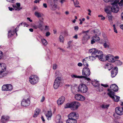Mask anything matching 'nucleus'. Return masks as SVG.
Masks as SVG:
<instances>
[{
    "label": "nucleus",
    "mask_w": 123,
    "mask_h": 123,
    "mask_svg": "<svg viewBox=\"0 0 123 123\" xmlns=\"http://www.w3.org/2000/svg\"><path fill=\"white\" fill-rule=\"evenodd\" d=\"M101 86H103L105 87H107L109 86L107 84H101Z\"/></svg>",
    "instance_id": "09e8293b"
},
{
    "label": "nucleus",
    "mask_w": 123,
    "mask_h": 123,
    "mask_svg": "<svg viewBox=\"0 0 123 123\" xmlns=\"http://www.w3.org/2000/svg\"><path fill=\"white\" fill-rule=\"evenodd\" d=\"M118 90V86L115 84H112L110 86V89H108L107 90L108 91L110 92L111 91L113 92V91L116 92Z\"/></svg>",
    "instance_id": "ddd939ff"
},
{
    "label": "nucleus",
    "mask_w": 123,
    "mask_h": 123,
    "mask_svg": "<svg viewBox=\"0 0 123 123\" xmlns=\"http://www.w3.org/2000/svg\"><path fill=\"white\" fill-rule=\"evenodd\" d=\"M40 111V109L39 108L36 109L34 112V114L33 115V117H37L39 114Z\"/></svg>",
    "instance_id": "cd10ccee"
},
{
    "label": "nucleus",
    "mask_w": 123,
    "mask_h": 123,
    "mask_svg": "<svg viewBox=\"0 0 123 123\" xmlns=\"http://www.w3.org/2000/svg\"><path fill=\"white\" fill-rule=\"evenodd\" d=\"M75 89H76L78 91L82 93L86 92L88 90V88L87 86L85 84H80L78 86V88L77 87H74Z\"/></svg>",
    "instance_id": "39448f33"
},
{
    "label": "nucleus",
    "mask_w": 123,
    "mask_h": 123,
    "mask_svg": "<svg viewBox=\"0 0 123 123\" xmlns=\"http://www.w3.org/2000/svg\"><path fill=\"white\" fill-rule=\"evenodd\" d=\"M60 40L61 42H63V37L62 36L60 35L59 37Z\"/></svg>",
    "instance_id": "c03bdc74"
},
{
    "label": "nucleus",
    "mask_w": 123,
    "mask_h": 123,
    "mask_svg": "<svg viewBox=\"0 0 123 123\" xmlns=\"http://www.w3.org/2000/svg\"><path fill=\"white\" fill-rule=\"evenodd\" d=\"M108 66L111 67V69H112L113 68L112 67H111V65H110V63H108V64H106V65H105V68H107V67Z\"/></svg>",
    "instance_id": "864d4df0"
},
{
    "label": "nucleus",
    "mask_w": 123,
    "mask_h": 123,
    "mask_svg": "<svg viewBox=\"0 0 123 123\" xmlns=\"http://www.w3.org/2000/svg\"><path fill=\"white\" fill-rule=\"evenodd\" d=\"M9 10L11 11H12L14 9H13V8L12 7H8Z\"/></svg>",
    "instance_id": "338daca9"
},
{
    "label": "nucleus",
    "mask_w": 123,
    "mask_h": 123,
    "mask_svg": "<svg viewBox=\"0 0 123 123\" xmlns=\"http://www.w3.org/2000/svg\"><path fill=\"white\" fill-rule=\"evenodd\" d=\"M60 114H58L56 116L55 120L56 123H63Z\"/></svg>",
    "instance_id": "4be33fe9"
},
{
    "label": "nucleus",
    "mask_w": 123,
    "mask_h": 123,
    "mask_svg": "<svg viewBox=\"0 0 123 123\" xmlns=\"http://www.w3.org/2000/svg\"><path fill=\"white\" fill-rule=\"evenodd\" d=\"M9 118V117L8 116H2L1 119V122L3 123H5L7 122Z\"/></svg>",
    "instance_id": "5701e85b"
},
{
    "label": "nucleus",
    "mask_w": 123,
    "mask_h": 123,
    "mask_svg": "<svg viewBox=\"0 0 123 123\" xmlns=\"http://www.w3.org/2000/svg\"><path fill=\"white\" fill-rule=\"evenodd\" d=\"M68 119H75L78 117V115L76 114L74 112L71 113L68 116Z\"/></svg>",
    "instance_id": "aec40b11"
},
{
    "label": "nucleus",
    "mask_w": 123,
    "mask_h": 123,
    "mask_svg": "<svg viewBox=\"0 0 123 123\" xmlns=\"http://www.w3.org/2000/svg\"><path fill=\"white\" fill-rule=\"evenodd\" d=\"M46 50L47 51V52L48 53V54H49L50 53V51L49 49L48 48H47L46 49Z\"/></svg>",
    "instance_id": "5fc2aeb1"
},
{
    "label": "nucleus",
    "mask_w": 123,
    "mask_h": 123,
    "mask_svg": "<svg viewBox=\"0 0 123 123\" xmlns=\"http://www.w3.org/2000/svg\"><path fill=\"white\" fill-rule=\"evenodd\" d=\"M39 77L36 75H32L29 78V80L30 83L34 85L37 83L39 81Z\"/></svg>",
    "instance_id": "0eeeda50"
},
{
    "label": "nucleus",
    "mask_w": 123,
    "mask_h": 123,
    "mask_svg": "<svg viewBox=\"0 0 123 123\" xmlns=\"http://www.w3.org/2000/svg\"><path fill=\"white\" fill-rule=\"evenodd\" d=\"M13 86L11 84L4 85L2 87V90L4 91H11L13 89Z\"/></svg>",
    "instance_id": "9d476101"
},
{
    "label": "nucleus",
    "mask_w": 123,
    "mask_h": 123,
    "mask_svg": "<svg viewBox=\"0 0 123 123\" xmlns=\"http://www.w3.org/2000/svg\"><path fill=\"white\" fill-rule=\"evenodd\" d=\"M38 25H34L32 26L33 28L36 29L39 28L41 31H43V25L44 24V22L43 21L40 20L38 21Z\"/></svg>",
    "instance_id": "1a4fd4ad"
},
{
    "label": "nucleus",
    "mask_w": 123,
    "mask_h": 123,
    "mask_svg": "<svg viewBox=\"0 0 123 123\" xmlns=\"http://www.w3.org/2000/svg\"><path fill=\"white\" fill-rule=\"evenodd\" d=\"M66 122V123H77V121L75 119H68Z\"/></svg>",
    "instance_id": "bb28decb"
},
{
    "label": "nucleus",
    "mask_w": 123,
    "mask_h": 123,
    "mask_svg": "<svg viewBox=\"0 0 123 123\" xmlns=\"http://www.w3.org/2000/svg\"><path fill=\"white\" fill-rule=\"evenodd\" d=\"M42 14V13L37 12H35V16L38 18L41 17Z\"/></svg>",
    "instance_id": "473e14b6"
},
{
    "label": "nucleus",
    "mask_w": 123,
    "mask_h": 123,
    "mask_svg": "<svg viewBox=\"0 0 123 123\" xmlns=\"http://www.w3.org/2000/svg\"><path fill=\"white\" fill-rule=\"evenodd\" d=\"M97 56L96 55L90 56L89 57V61H92L95 60L96 58L97 57Z\"/></svg>",
    "instance_id": "2f4dec72"
},
{
    "label": "nucleus",
    "mask_w": 123,
    "mask_h": 123,
    "mask_svg": "<svg viewBox=\"0 0 123 123\" xmlns=\"http://www.w3.org/2000/svg\"><path fill=\"white\" fill-rule=\"evenodd\" d=\"M89 32V31L88 30L86 31H83V33L85 34V35L84 36V39H87V38H89L90 37L89 36H88L87 33Z\"/></svg>",
    "instance_id": "c756f323"
},
{
    "label": "nucleus",
    "mask_w": 123,
    "mask_h": 123,
    "mask_svg": "<svg viewBox=\"0 0 123 123\" xmlns=\"http://www.w3.org/2000/svg\"><path fill=\"white\" fill-rule=\"evenodd\" d=\"M120 6H123V0H121V1L117 3Z\"/></svg>",
    "instance_id": "37998d69"
},
{
    "label": "nucleus",
    "mask_w": 123,
    "mask_h": 123,
    "mask_svg": "<svg viewBox=\"0 0 123 123\" xmlns=\"http://www.w3.org/2000/svg\"><path fill=\"white\" fill-rule=\"evenodd\" d=\"M27 19L29 21H30V22H32V20L31 19H30V18L29 17H27Z\"/></svg>",
    "instance_id": "69168bd1"
},
{
    "label": "nucleus",
    "mask_w": 123,
    "mask_h": 123,
    "mask_svg": "<svg viewBox=\"0 0 123 123\" xmlns=\"http://www.w3.org/2000/svg\"><path fill=\"white\" fill-rule=\"evenodd\" d=\"M66 0H61L60 1V2L62 4H62Z\"/></svg>",
    "instance_id": "680f3d73"
},
{
    "label": "nucleus",
    "mask_w": 123,
    "mask_h": 123,
    "mask_svg": "<svg viewBox=\"0 0 123 123\" xmlns=\"http://www.w3.org/2000/svg\"><path fill=\"white\" fill-rule=\"evenodd\" d=\"M105 12L107 13L110 14L111 13V11L109 9V8L106 7L105 8Z\"/></svg>",
    "instance_id": "a19ab883"
},
{
    "label": "nucleus",
    "mask_w": 123,
    "mask_h": 123,
    "mask_svg": "<svg viewBox=\"0 0 123 123\" xmlns=\"http://www.w3.org/2000/svg\"><path fill=\"white\" fill-rule=\"evenodd\" d=\"M92 84L95 87H98L100 86V84L98 81H94L92 82Z\"/></svg>",
    "instance_id": "c85d7f7f"
},
{
    "label": "nucleus",
    "mask_w": 123,
    "mask_h": 123,
    "mask_svg": "<svg viewBox=\"0 0 123 123\" xmlns=\"http://www.w3.org/2000/svg\"><path fill=\"white\" fill-rule=\"evenodd\" d=\"M23 23V22H22L21 23H20L19 25H18L17 27L15 28V30H17V31H18V29L19 28V27L21 25H22Z\"/></svg>",
    "instance_id": "a18cd8bd"
},
{
    "label": "nucleus",
    "mask_w": 123,
    "mask_h": 123,
    "mask_svg": "<svg viewBox=\"0 0 123 123\" xmlns=\"http://www.w3.org/2000/svg\"><path fill=\"white\" fill-rule=\"evenodd\" d=\"M50 34V33L49 32H47L46 33V36H49Z\"/></svg>",
    "instance_id": "0e129e2a"
},
{
    "label": "nucleus",
    "mask_w": 123,
    "mask_h": 123,
    "mask_svg": "<svg viewBox=\"0 0 123 123\" xmlns=\"http://www.w3.org/2000/svg\"><path fill=\"white\" fill-rule=\"evenodd\" d=\"M103 88L102 87V86H100V85L98 87V88L97 89V91L101 92L103 91Z\"/></svg>",
    "instance_id": "58836bf2"
},
{
    "label": "nucleus",
    "mask_w": 123,
    "mask_h": 123,
    "mask_svg": "<svg viewBox=\"0 0 123 123\" xmlns=\"http://www.w3.org/2000/svg\"><path fill=\"white\" fill-rule=\"evenodd\" d=\"M52 115V112L51 111H48L47 113L45 114L48 120L51 119Z\"/></svg>",
    "instance_id": "b1692460"
},
{
    "label": "nucleus",
    "mask_w": 123,
    "mask_h": 123,
    "mask_svg": "<svg viewBox=\"0 0 123 123\" xmlns=\"http://www.w3.org/2000/svg\"><path fill=\"white\" fill-rule=\"evenodd\" d=\"M80 106V104L79 102L74 101L70 103L67 104L65 106V108H70L72 110L74 111L77 109Z\"/></svg>",
    "instance_id": "f03ea898"
},
{
    "label": "nucleus",
    "mask_w": 123,
    "mask_h": 123,
    "mask_svg": "<svg viewBox=\"0 0 123 123\" xmlns=\"http://www.w3.org/2000/svg\"><path fill=\"white\" fill-rule=\"evenodd\" d=\"M105 2L108 3L109 2H112L114 1L113 3L112 4V6L111 8V11L114 13H117L119 10V8L117 5V3L119 2V0H103Z\"/></svg>",
    "instance_id": "f257e3e1"
},
{
    "label": "nucleus",
    "mask_w": 123,
    "mask_h": 123,
    "mask_svg": "<svg viewBox=\"0 0 123 123\" xmlns=\"http://www.w3.org/2000/svg\"><path fill=\"white\" fill-rule=\"evenodd\" d=\"M55 77L56 78L58 77H61V74L59 71H57L55 73Z\"/></svg>",
    "instance_id": "e433bc0d"
},
{
    "label": "nucleus",
    "mask_w": 123,
    "mask_h": 123,
    "mask_svg": "<svg viewBox=\"0 0 123 123\" xmlns=\"http://www.w3.org/2000/svg\"><path fill=\"white\" fill-rule=\"evenodd\" d=\"M45 98L44 96H43L41 100V101L43 102L45 100Z\"/></svg>",
    "instance_id": "13d9d810"
},
{
    "label": "nucleus",
    "mask_w": 123,
    "mask_h": 123,
    "mask_svg": "<svg viewBox=\"0 0 123 123\" xmlns=\"http://www.w3.org/2000/svg\"><path fill=\"white\" fill-rule=\"evenodd\" d=\"M92 39L95 40V41L99 40L100 39L99 37L97 35L92 37Z\"/></svg>",
    "instance_id": "4c0bfd02"
},
{
    "label": "nucleus",
    "mask_w": 123,
    "mask_h": 123,
    "mask_svg": "<svg viewBox=\"0 0 123 123\" xmlns=\"http://www.w3.org/2000/svg\"><path fill=\"white\" fill-rule=\"evenodd\" d=\"M71 43V42L69 41L68 43V46L67 47V48H69L70 47V44Z\"/></svg>",
    "instance_id": "052dcab7"
},
{
    "label": "nucleus",
    "mask_w": 123,
    "mask_h": 123,
    "mask_svg": "<svg viewBox=\"0 0 123 123\" xmlns=\"http://www.w3.org/2000/svg\"><path fill=\"white\" fill-rule=\"evenodd\" d=\"M74 5L75 7H80V6H78L79 3L77 0H75V1H74Z\"/></svg>",
    "instance_id": "ea45409f"
},
{
    "label": "nucleus",
    "mask_w": 123,
    "mask_h": 123,
    "mask_svg": "<svg viewBox=\"0 0 123 123\" xmlns=\"http://www.w3.org/2000/svg\"><path fill=\"white\" fill-rule=\"evenodd\" d=\"M88 57H86L83 59L82 61L83 65L85 66L88 67L89 66L88 64V61L89 60Z\"/></svg>",
    "instance_id": "393cba45"
},
{
    "label": "nucleus",
    "mask_w": 123,
    "mask_h": 123,
    "mask_svg": "<svg viewBox=\"0 0 123 123\" xmlns=\"http://www.w3.org/2000/svg\"><path fill=\"white\" fill-rule=\"evenodd\" d=\"M82 74L83 76V78L87 80H90V79L87 77L89 76L90 74V72L89 68L87 67L84 68L82 70Z\"/></svg>",
    "instance_id": "7ed1b4c3"
},
{
    "label": "nucleus",
    "mask_w": 123,
    "mask_h": 123,
    "mask_svg": "<svg viewBox=\"0 0 123 123\" xmlns=\"http://www.w3.org/2000/svg\"><path fill=\"white\" fill-rule=\"evenodd\" d=\"M88 52L91 53V55L92 56H98L99 54H102V51L100 50H98L95 48H92L89 49Z\"/></svg>",
    "instance_id": "6e6552de"
},
{
    "label": "nucleus",
    "mask_w": 123,
    "mask_h": 123,
    "mask_svg": "<svg viewBox=\"0 0 123 123\" xmlns=\"http://www.w3.org/2000/svg\"><path fill=\"white\" fill-rule=\"evenodd\" d=\"M65 100V98L63 96L61 97L57 100V103L58 105H60L62 104L64 102Z\"/></svg>",
    "instance_id": "412c9836"
},
{
    "label": "nucleus",
    "mask_w": 123,
    "mask_h": 123,
    "mask_svg": "<svg viewBox=\"0 0 123 123\" xmlns=\"http://www.w3.org/2000/svg\"><path fill=\"white\" fill-rule=\"evenodd\" d=\"M108 95L109 96L113 99L116 102H118L120 98L119 97L115 95V93L114 92H112L111 91L107 93Z\"/></svg>",
    "instance_id": "9b49d317"
},
{
    "label": "nucleus",
    "mask_w": 123,
    "mask_h": 123,
    "mask_svg": "<svg viewBox=\"0 0 123 123\" xmlns=\"http://www.w3.org/2000/svg\"><path fill=\"white\" fill-rule=\"evenodd\" d=\"M16 6H17V7H16V8H14L15 10L19 11L20 9H22V8H20V4L19 3H16Z\"/></svg>",
    "instance_id": "f704fd0d"
},
{
    "label": "nucleus",
    "mask_w": 123,
    "mask_h": 123,
    "mask_svg": "<svg viewBox=\"0 0 123 123\" xmlns=\"http://www.w3.org/2000/svg\"><path fill=\"white\" fill-rule=\"evenodd\" d=\"M16 32L17 30H15L14 29V28L13 27L12 30H10L8 31V37H12L15 33H16L17 36V34L16 33Z\"/></svg>",
    "instance_id": "a211bd4d"
},
{
    "label": "nucleus",
    "mask_w": 123,
    "mask_h": 123,
    "mask_svg": "<svg viewBox=\"0 0 123 123\" xmlns=\"http://www.w3.org/2000/svg\"><path fill=\"white\" fill-rule=\"evenodd\" d=\"M115 64L117 66H120L122 65L123 63L122 61L120 60H117L115 62Z\"/></svg>",
    "instance_id": "7c9ffc66"
},
{
    "label": "nucleus",
    "mask_w": 123,
    "mask_h": 123,
    "mask_svg": "<svg viewBox=\"0 0 123 123\" xmlns=\"http://www.w3.org/2000/svg\"><path fill=\"white\" fill-rule=\"evenodd\" d=\"M103 55V53L102 52V54H98V56H97V57H98L99 60L101 61H105L106 60L104 58Z\"/></svg>",
    "instance_id": "a878e982"
},
{
    "label": "nucleus",
    "mask_w": 123,
    "mask_h": 123,
    "mask_svg": "<svg viewBox=\"0 0 123 123\" xmlns=\"http://www.w3.org/2000/svg\"><path fill=\"white\" fill-rule=\"evenodd\" d=\"M109 106V105L103 104L100 106V107L103 109H108Z\"/></svg>",
    "instance_id": "c9c22d12"
},
{
    "label": "nucleus",
    "mask_w": 123,
    "mask_h": 123,
    "mask_svg": "<svg viewBox=\"0 0 123 123\" xmlns=\"http://www.w3.org/2000/svg\"><path fill=\"white\" fill-rule=\"evenodd\" d=\"M6 65L5 63H0V78L6 75V73H4L6 70Z\"/></svg>",
    "instance_id": "20e7f679"
},
{
    "label": "nucleus",
    "mask_w": 123,
    "mask_h": 123,
    "mask_svg": "<svg viewBox=\"0 0 123 123\" xmlns=\"http://www.w3.org/2000/svg\"><path fill=\"white\" fill-rule=\"evenodd\" d=\"M41 41L44 45H45L47 44V43L45 39H42Z\"/></svg>",
    "instance_id": "79ce46f5"
},
{
    "label": "nucleus",
    "mask_w": 123,
    "mask_h": 123,
    "mask_svg": "<svg viewBox=\"0 0 123 123\" xmlns=\"http://www.w3.org/2000/svg\"><path fill=\"white\" fill-rule=\"evenodd\" d=\"M3 56V52L0 51V60L2 58Z\"/></svg>",
    "instance_id": "de8ad7c7"
},
{
    "label": "nucleus",
    "mask_w": 123,
    "mask_h": 123,
    "mask_svg": "<svg viewBox=\"0 0 123 123\" xmlns=\"http://www.w3.org/2000/svg\"><path fill=\"white\" fill-rule=\"evenodd\" d=\"M105 61H108L110 62H115L114 57L112 55L109 54L105 57Z\"/></svg>",
    "instance_id": "dca6fc26"
},
{
    "label": "nucleus",
    "mask_w": 123,
    "mask_h": 123,
    "mask_svg": "<svg viewBox=\"0 0 123 123\" xmlns=\"http://www.w3.org/2000/svg\"><path fill=\"white\" fill-rule=\"evenodd\" d=\"M121 105L123 106L122 107H117L115 109L116 113L119 115H122L123 114V102L122 103Z\"/></svg>",
    "instance_id": "f8f14e48"
},
{
    "label": "nucleus",
    "mask_w": 123,
    "mask_h": 123,
    "mask_svg": "<svg viewBox=\"0 0 123 123\" xmlns=\"http://www.w3.org/2000/svg\"><path fill=\"white\" fill-rule=\"evenodd\" d=\"M75 98L76 100L81 101H83L85 99V98L84 96L79 94L75 95Z\"/></svg>",
    "instance_id": "f3484780"
},
{
    "label": "nucleus",
    "mask_w": 123,
    "mask_h": 123,
    "mask_svg": "<svg viewBox=\"0 0 123 123\" xmlns=\"http://www.w3.org/2000/svg\"><path fill=\"white\" fill-rule=\"evenodd\" d=\"M95 40L92 39L91 41V43L92 44H93L95 42Z\"/></svg>",
    "instance_id": "774afa93"
},
{
    "label": "nucleus",
    "mask_w": 123,
    "mask_h": 123,
    "mask_svg": "<svg viewBox=\"0 0 123 123\" xmlns=\"http://www.w3.org/2000/svg\"><path fill=\"white\" fill-rule=\"evenodd\" d=\"M23 24L24 25V27L26 26V27H28L29 26V25L28 24L26 23L25 22H23Z\"/></svg>",
    "instance_id": "8fccbe9b"
},
{
    "label": "nucleus",
    "mask_w": 123,
    "mask_h": 123,
    "mask_svg": "<svg viewBox=\"0 0 123 123\" xmlns=\"http://www.w3.org/2000/svg\"><path fill=\"white\" fill-rule=\"evenodd\" d=\"M113 30H114V31L116 33H117V31L115 28V25H113Z\"/></svg>",
    "instance_id": "49530a36"
},
{
    "label": "nucleus",
    "mask_w": 123,
    "mask_h": 123,
    "mask_svg": "<svg viewBox=\"0 0 123 123\" xmlns=\"http://www.w3.org/2000/svg\"><path fill=\"white\" fill-rule=\"evenodd\" d=\"M30 103V98H28L26 99H23L21 103V105L24 107L29 106Z\"/></svg>",
    "instance_id": "4468645a"
},
{
    "label": "nucleus",
    "mask_w": 123,
    "mask_h": 123,
    "mask_svg": "<svg viewBox=\"0 0 123 123\" xmlns=\"http://www.w3.org/2000/svg\"><path fill=\"white\" fill-rule=\"evenodd\" d=\"M74 29L75 31H78L79 29V27L78 26H75L74 27Z\"/></svg>",
    "instance_id": "4d7b16f0"
},
{
    "label": "nucleus",
    "mask_w": 123,
    "mask_h": 123,
    "mask_svg": "<svg viewBox=\"0 0 123 123\" xmlns=\"http://www.w3.org/2000/svg\"><path fill=\"white\" fill-rule=\"evenodd\" d=\"M118 72V68L115 67L112 70L111 73V76L112 77H114L117 74Z\"/></svg>",
    "instance_id": "6ab92c4d"
},
{
    "label": "nucleus",
    "mask_w": 123,
    "mask_h": 123,
    "mask_svg": "<svg viewBox=\"0 0 123 123\" xmlns=\"http://www.w3.org/2000/svg\"><path fill=\"white\" fill-rule=\"evenodd\" d=\"M78 65L79 66L81 67L82 66L83 64L82 63L79 62L78 63Z\"/></svg>",
    "instance_id": "bf43d9fd"
},
{
    "label": "nucleus",
    "mask_w": 123,
    "mask_h": 123,
    "mask_svg": "<svg viewBox=\"0 0 123 123\" xmlns=\"http://www.w3.org/2000/svg\"><path fill=\"white\" fill-rule=\"evenodd\" d=\"M45 28L44 29L45 31H48L49 30V26L47 25L45 26Z\"/></svg>",
    "instance_id": "3c124183"
},
{
    "label": "nucleus",
    "mask_w": 123,
    "mask_h": 123,
    "mask_svg": "<svg viewBox=\"0 0 123 123\" xmlns=\"http://www.w3.org/2000/svg\"><path fill=\"white\" fill-rule=\"evenodd\" d=\"M7 2L11 3H13L15 1V0H6Z\"/></svg>",
    "instance_id": "6e6d98bb"
},
{
    "label": "nucleus",
    "mask_w": 123,
    "mask_h": 123,
    "mask_svg": "<svg viewBox=\"0 0 123 123\" xmlns=\"http://www.w3.org/2000/svg\"><path fill=\"white\" fill-rule=\"evenodd\" d=\"M57 67V65L56 64H55L53 65V68L54 69H55Z\"/></svg>",
    "instance_id": "603ef678"
},
{
    "label": "nucleus",
    "mask_w": 123,
    "mask_h": 123,
    "mask_svg": "<svg viewBox=\"0 0 123 123\" xmlns=\"http://www.w3.org/2000/svg\"><path fill=\"white\" fill-rule=\"evenodd\" d=\"M114 58L115 62L116 61V59H118L119 58V57L118 56H116L115 57H114Z\"/></svg>",
    "instance_id": "e2e57ef3"
},
{
    "label": "nucleus",
    "mask_w": 123,
    "mask_h": 123,
    "mask_svg": "<svg viewBox=\"0 0 123 123\" xmlns=\"http://www.w3.org/2000/svg\"><path fill=\"white\" fill-rule=\"evenodd\" d=\"M71 77L73 78H80L82 79L83 78V76H77L75 75H71Z\"/></svg>",
    "instance_id": "72a5a7b5"
},
{
    "label": "nucleus",
    "mask_w": 123,
    "mask_h": 123,
    "mask_svg": "<svg viewBox=\"0 0 123 123\" xmlns=\"http://www.w3.org/2000/svg\"><path fill=\"white\" fill-rule=\"evenodd\" d=\"M62 80V78L61 77H58L56 78L54 83L53 87L55 89H57L60 86Z\"/></svg>",
    "instance_id": "423d86ee"
},
{
    "label": "nucleus",
    "mask_w": 123,
    "mask_h": 123,
    "mask_svg": "<svg viewBox=\"0 0 123 123\" xmlns=\"http://www.w3.org/2000/svg\"><path fill=\"white\" fill-rule=\"evenodd\" d=\"M103 46L105 48L109 49L110 48V42L107 37H105V38Z\"/></svg>",
    "instance_id": "2eb2a0df"
}]
</instances>
